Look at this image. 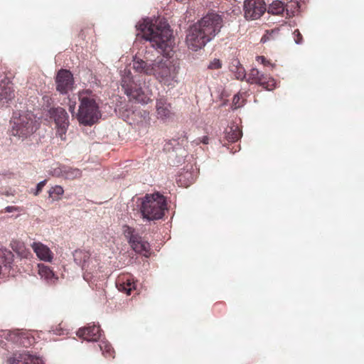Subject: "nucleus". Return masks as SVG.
Segmentation results:
<instances>
[{"mask_svg": "<svg viewBox=\"0 0 364 364\" xmlns=\"http://www.w3.org/2000/svg\"><path fill=\"white\" fill-rule=\"evenodd\" d=\"M133 68L139 73L154 76L159 82L168 86L178 82L179 63L164 56L150 61L134 58Z\"/></svg>", "mask_w": 364, "mask_h": 364, "instance_id": "obj_1", "label": "nucleus"}, {"mask_svg": "<svg viewBox=\"0 0 364 364\" xmlns=\"http://www.w3.org/2000/svg\"><path fill=\"white\" fill-rule=\"evenodd\" d=\"M136 28L141 33V37L149 41L151 46L162 54L168 55L173 44L172 31L164 18H144Z\"/></svg>", "mask_w": 364, "mask_h": 364, "instance_id": "obj_2", "label": "nucleus"}, {"mask_svg": "<svg viewBox=\"0 0 364 364\" xmlns=\"http://www.w3.org/2000/svg\"><path fill=\"white\" fill-rule=\"evenodd\" d=\"M141 77H134L129 70L122 72L121 86L130 101L142 105L150 101L151 93L148 88L142 86Z\"/></svg>", "mask_w": 364, "mask_h": 364, "instance_id": "obj_3", "label": "nucleus"}, {"mask_svg": "<svg viewBox=\"0 0 364 364\" xmlns=\"http://www.w3.org/2000/svg\"><path fill=\"white\" fill-rule=\"evenodd\" d=\"M10 126L11 135L23 139L38 129L39 123L33 113L21 112L13 114Z\"/></svg>", "mask_w": 364, "mask_h": 364, "instance_id": "obj_4", "label": "nucleus"}, {"mask_svg": "<svg viewBox=\"0 0 364 364\" xmlns=\"http://www.w3.org/2000/svg\"><path fill=\"white\" fill-rule=\"evenodd\" d=\"M79 100L80 106L77 114L79 122L84 125L95 124L101 117L99 105L96 102L95 97L80 94Z\"/></svg>", "mask_w": 364, "mask_h": 364, "instance_id": "obj_5", "label": "nucleus"}, {"mask_svg": "<svg viewBox=\"0 0 364 364\" xmlns=\"http://www.w3.org/2000/svg\"><path fill=\"white\" fill-rule=\"evenodd\" d=\"M166 208V199L159 193L146 195L141 205L140 210L144 218L148 220L161 218Z\"/></svg>", "mask_w": 364, "mask_h": 364, "instance_id": "obj_6", "label": "nucleus"}, {"mask_svg": "<svg viewBox=\"0 0 364 364\" xmlns=\"http://www.w3.org/2000/svg\"><path fill=\"white\" fill-rule=\"evenodd\" d=\"M75 262L82 267L84 271L83 278L87 282H95L97 277L96 270L98 262L96 259L90 258V254L84 250H78L73 252Z\"/></svg>", "mask_w": 364, "mask_h": 364, "instance_id": "obj_7", "label": "nucleus"}, {"mask_svg": "<svg viewBox=\"0 0 364 364\" xmlns=\"http://www.w3.org/2000/svg\"><path fill=\"white\" fill-rule=\"evenodd\" d=\"M212 39L196 23L188 28L186 43L188 48L197 51L204 48Z\"/></svg>", "mask_w": 364, "mask_h": 364, "instance_id": "obj_8", "label": "nucleus"}, {"mask_svg": "<svg viewBox=\"0 0 364 364\" xmlns=\"http://www.w3.org/2000/svg\"><path fill=\"white\" fill-rule=\"evenodd\" d=\"M196 23L213 40L220 32L223 26V19L221 15L210 12L201 18Z\"/></svg>", "mask_w": 364, "mask_h": 364, "instance_id": "obj_9", "label": "nucleus"}, {"mask_svg": "<svg viewBox=\"0 0 364 364\" xmlns=\"http://www.w3.org/2000/svg\"><path fill=\"white\" fill-rule=\"evenodd\" d=\"M49 115L56 124L57 135L63 138L70 124L68 114L64 108L58 107L50 109Z\"/></svg>", "mask_w": 364, "mask_h": 364, "instance_id": "obj_10", "label": "nucleus"}, {"mask_svg": "<svg viewBox=\"0 0 364 364\" xmlns=\"http://www.w3.org/2000/svg\"><path fill=\"white\" fill-rule=\"evenodd\" d=\"M243 7L245 18L247 20L257 19L267 10L264 0H245Z\"/></svg>", "mask_w": 364, "mask_h": 364, "instance_id": "obj_11", "label": "nucleus"}, {"mask_svg": "<svg viewBox=\"0 0 364 364\" xmlns=\"http://www.w3.org/2000/svg\"><path fill=\"white\" fill-rule=\"evenodd\" d=\"M247 81L251 84H259L267 88L272 90L274 87L275 81L268 75L262 73L257 68H252L248 74Z\"/></svg>", "mask_w": 364, "mask_h": 364, "instance_id": "obj_12", "label": "nucleus"}, {"mask_svg": "<svg viewBox=\"0 0 364 364\" xmlns=\"http://www.w3.org/2000/svg\"><path fill=\"white\" fill-rule=\"evenodd\" d=\"M55 82L57 90L63 95L67 94L73 87V74L68 70L62 69L57 74Z\"/></svg>", "mask_w": 364, "mask_h": 364, "instance_id": "obj_13", "label": "nucleus"}, {"mask_svg": "<svg viewBox=\"0 0 364 364\" xmlns=\"http://www.w3.org/2000/svg\"><path fill=\"white\" fill-rule=\"evenodd\" d=\"M7 364H44L41 358L33 355L28 351L23 350L14 353L7 360Z\"/></svg>", "mask_w": 364, "mask_h": 364, "instance_id": "obj_14", "label": "nucleus"}, {"mask_svg": "<svg viewBox=\"0 0 364 364\" xmlns=\"http://www.w3.org/2000/svg\"><path fill=\"white\" fill-rule=\"evenodd\" d=\"M156 109L157 118L162 121L171 119L174 115L171 104L163 97L156 100Z\"/></svg>", "mask_w": 364, "mask_h": 364, "instance_id": "obj_15", "label": "nucleus"}, {"mask_svg": "<svg viewBox=\"0 0 364 364\" xmlns=\"http://www.w3.org/2000/svg\"><path fill=\"white\" fill-rule=\"evenodd\" d=\"M77 335L84 340L94 342L97 341L100 338L101 332L100 326L90 325L87 327L79 329L77 332Z\"/></svg>", "mask_w": 364, "mask_h": 364, "instance_id": "obj_16", "label": "nucleus"}, {"mask_svg": "<svg viewBox=\"0 0 364 364\" xmlns=\"http://www.w3.org/2000/svg\"><path fill=\"white\" fill-rule=\"evenodd\" d=\"M15 97L13 85L9 81L2 80L0 82V102L3 104L9 103Z\"/></svg>", "mask_w": 364, "mask_h": 364, "instance_id": "obj_17", "label": "nucleus"}, {"mask_svg": "<svg viewBox=\"0 0 364 364\" xmlns=\"http://www.w3.org/2000/svg\"><path fill=\"white\" fill-rule=\"evenodd\" d=\"M116 286L119 291L125 292L128 295L136 289L134 278L130 275L119 278L116 282Z\"/></svg>", "mask_w": 364, "mask_h": 364, "instance_id": "obj_18", "label": "nucleus"}, {"mask_svg": "<svg viewBox=\"0 0 364 364\" xmlns=\"http://www.w3.org/2000/svg\"><path fill=\"white\" fill-rule=\"evenodd\" d=\"M129 244L134 252L141 254L146 257H149L150 245L140 235L137 237L136 240H134Z\"/></svg>", "mask_w": 364, "mask_h": 364, "instance_id": "obj_19", "label": "nucleus"}, {"mask_svg": "<svg viewBox=\"0 0 364 364\" xmlns=\"http://www.w3.org/2000/svg\"><path fill=\"white\" fill-rule=\"evenodd\" d=\"M32 248L37 257L41 260L50 262L52 259V252L47 246L40 242H33Z\"/></svg>", "mask_w": 364, "mask_h": 364, "instance_id": "obj_20", "label": "nucleus"}, {"mask_svg": "<svg viewBox=\"0 0 364 364\" xmlns=\"http://www.w3.org/2000/svg\"><path fill=\"white\" fill-rule=\"evenodd\" d=\"M38 274L41 278H43L49 283H53L58 279V277H55L53 270H51L49 267L44 264H38Z\"/></svg>", "mask_w": 364, "mask_h": 364, "instance_id": "obj_21", "label": "nucleus"}, {"mask_svg": "<svg viewBox=\"0 0 364 364\" xmlns=\"http://www.w3.org/2000/svg\"><path fill=\"white\" fill-rule=\"evenodd\" d=\"M230 70L235 73V77L238 80H243L246 77L245 70L238 60L234 59L230 64Z\"/></svg>", "mask_w": 364, "mask_h": 364, "instance_id": "obj_22", "label": "nucleus"}, {"mask_svg": "<svg viewBox=\"0 0 364 364\" xmlns=\"http://www.w3.org/2000/svg\"><path fill=\"white\" fill-rule=\"evenodd\" d=\"M225 139L229 142H235L242 136V132L236 125L229 127L225 130Z\"/></svg>", "mask_w": 364, "mask_h": 364, "instance_id": "obj_23", "label": "nucleus"}, {"mask_svg": "<svg viewBox=\"0 0 364 364\" xmlns=\"http://www.w3.org/2000/svg\"><path fill=\"white\" fill-rule=\"evenodd\" d=\"M13 261L14 254L12 252L6 248H0V265L2 264L6 268H10Z\"/></svg>", "mask_w": 364, "mask_h": 364, "instance_id": "obj_24", "label": "nucleus"}, {"mask_svg": "<svg viewBox=\"0 0 364 364\" xmlns=\"http://www.w3.org/2000/svg\"><path fill=\"white\" fill-rule=\"evenodd\" d=\"M11 247L21 257H26L28 251L26 249L24 244L18 240H13L11 242Z\"/></svg>", "mask_w": 364, "mask_h": 364, "instance_id": "obj_25", "label": "nucleus"}, {"mask_svg": "<svg viewBox=\"0 0 364 364\" xmlns=\"http://www.w3.org/2000/svg\"><path fill=\"white\" fill-rule=\"evenodd\" d=\"M64 178L68 180H73L80 178L82 176V171L77 168L70 166H64Z\"/></svg>", "mask_w": 364, "mask_h": 364, "instance_id": "obj_26", "label": "nucleus"}, {"mask_svg": "<svg viewBox=\"0 0 364 364\" xmlns=\"http://www.w3.org/2000/svg\"><path fill=\"white\" fill-rule=\"evenodd\" d=\"M284 11V4L281 1L276 0L269 4L267 12L274 15H279Z\"/></svg>", "mask_w": 364, "mask_h": 364, "instance_id": "obj_27", "label": "nucleus"}, {"mask_svg": "<svg viewBox=\"0 0 364 364\" xmlns=\"http://www.w3.org/2000/svg\"><path fill=\"white\" fill-rule=\"evenodd\" d=\"M99 346L105 357L114 358V351L109 343L105 340H101Z\"/></svg>", "mask_w": 364, "mask_h": 364, "instance_id": "obj_28", "label": "nucleus"}, {"mask_svg": "<svg viewBox=\"0 0 364 364\" xmlns=\"http://www.w3.org/2000/svg\"><path fill=\"white\" fill-rule=\"evenodd\" d=\"M122 231L125 237L128 240L129 243H130L134 240H136L137 237L139 235L136 232L134 228L129 225H124L122 227Z\"/></svg>", "mask_w": 364, "mask_h": 364, "instance_id": "obj_29", "label": "nucleus"}, {"mask_svg": "<svg viewBox=\"0 0 364 364\" xmlns=\"http://www.w3.org/2000/svg\"><path fill=\"white\" fill-rule=\"evenodd\" d=\"M179 177V181H183V185L185 186H188L195 180L196 177V173H193L192 172L186 171L185 173L180 175Z\"/></svg>", "mask_w": 364, "mask_h": 364, "instance_id": "obj_30", "label": "nucleus"}, {"mask_svg": "<svg viewBox=\"0 0 364 364\" xmlns=\"http://www.w3.org/2000/svg\"><path fill=\"white\" fill-rule=\"evenodd\" d=\"M64 193V190L60 186H55L48 191L49 196L53 198V200H58L60 196H61Z\"/></svg>", "mask_w": 364, "mask_h": 364, "instance_id": "obj_31", "label": "nucleus"}, {"mask_svg": "<svg viewBox=\"0 0 364 364\" xmlns=\"http://www.w3.org/2000/svg\"><path fill=\"white\" fill-rule=\"evenodd\" d=\"M64 165H59L56 167L52 168L50 174L55 177H60L64 178Z\"/></svg>", "mask_w": 364, "mask_h": 364, "instance_id": "obj_32", "label": "nucleus"}, {"mask_svg": "<svg viewBox=\"0 0 364 364\" xmlns=\"http://www.w3.org/2000/svg\"><path fill=\"white\" fill-rule=\"evenodd\" d=\"M294 36V42L297 45H301L303 43V38L301 33L298 29L295 30L293 33Z\"/></svg>", "mask_w": 364, "mask_h": 364, "instance_id": "obj_33", "label": "nucleus"}, {"mask_svg": "<svg viewBox=\"0 0 364 364\" xmlns=\"http://www.w3.org/2000/svg\"><path fill=\"white\" fill-rule=\"evenodd\" d=\"M208 68L209 69H218L221 68V62L218 59H214L210 63Z\"/></svg>", "mask_w": 364, "mask_h": 364, "instance_id": "obj_34", "label": "nucleus"}, {"mask_svg": "<svg viewBox=\"0 0 364 364\" xmlns=\"http://www.w3.org/2000/svg\"><path fill=\"white\" fill-rule=\"evenodd\" d=\"M240 98L238 95H235L233 97V100H232V109H236L242 105L241 103H240Z\"/></svg>", "mask_w": 364, "mask_h": 364, "instance_id": "obj_35", "label": "nucleus"}, {"mask_svg": "<svg viewBox=\"0 0 364 364\" xmlns=\"http://www.w3.org/2000/svg\"><path fill=\"white\" fill-rule=\"evenodd\" d=\"M46 184V180H43V181H40L36 186V191L33 193L34 195L35 196L38 195V193L41 191V190L43 189V188L44 187V186Z\"/></svg>", "mask_w": 364, "mask_h": 364, "instance_id": "obj_36", "label": "nucleus"}, {"mask_svg": "<svg viewBox=\"0 0 364 364\" xmlns=\"http://www.w3.org/2000/svg\"><path fill=\"white\" fill-rule=\"evenodd\" d=\"M176 141L174 139L166 142V144L164 145V149L166 151H170L172 149L173 151H174L175 149L173 146L176 144Z\"/></svg>", "mask_w": 364, "mask_h": 364, "instance_id": "obj_37", "label": "nucleus"}, {"mask_svg": "<svg viewBox=\"0 0 364 364\" xmlns=\"http://www.w3.org/2000/svg\"><path fill=\"white\" fill-rule=\"evenodd\" d=\"M208 140H209L208 137L205 136L202 139L199 138V139L195 140L193 142L196 143V144H199L200 143H203L204 144H208Z\"/></svg>", "mask_w": 364, "mask_h": 364, "instance_id": "obj_38", "label": "nucleus"}, {"mask_svg": "<svg viewBox=\"0 0 364 364\" xmlns=\"http://www.w3.org/2000/svg\"><path fill=\"white\" fill-rule=\"evenodd\" d=\"M257 61H260L264 65L272 66V64H271L268 60H267L264 56H257Z\"/></svg>", "mask_w": 364, "mask_h": 364, "instance_id": "obj_39", "label": "nucleus"}, {"mask_svg": "<svg viewBox=\"0 0 364 364\" xmlns=\"http://www.w3.org/2000/svg\"><path fill=\"white\" fill-rule=\"evenodd\" d=\"M75 105H76L75 102L70 101V103H69V110H70V112L72 114H74V112H75Z\"/></svg>", "mask_w": 364, "mask_h": 364, "instance_id": "obj_40", "label": "nucleus"}, {"mask_svg": "<svg viewBox=\"0 0 364 364\" xmlns=\"http://www.w3.org/2000/svg\"><path fill=\"white\" fill-rule=\"evenodd\" d=\"M17 208L14 206H7L6 208H5V210L6 213H12L14 212V210H16Z\"/></svg>", "mask_w": 364, "mask_h": 364, "instance_id": "obj_41", "label": "nucleus"}]
</instances>
